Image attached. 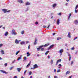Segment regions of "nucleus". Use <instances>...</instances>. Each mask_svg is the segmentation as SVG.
<instances>
[{
  "instance_id": "f257e3e1",
  "label": "nucleus",
  "mask_w": 78,
  "mask_h": 78,
  "mask_svg": "<svg viewBox=\"0 0 78 78\" xmlns=\"http://www.w3.org/2000/svg\"><path fill=\"white\" fill-rule=\"evenodd\" d=\"M39 67V66H37V64H36L34 65V68L33 69H37V68H38Z\"/></svg>"
},
{
  "instance_id": "f03ea898",
  "label": "nucleus",
  "mask_w": 78,
  "mask_h": 78,
  "mask_svg": "<svg viewBox=\"0 0 78 78\" xmlns=\"http://www.w3.org/2000/svg\"><path fill=\"white\" fill-rule=\"evenodd\" d=\"M12 32L14 35H16L17 34V33L16 32V31H15V30H12Z\"/></svg>"
},
{
  "instance_id": "7ed1b4c3",
  "label": "nucleus",
  "mask_w": 78,
  "mask_h": 78,
  "mask_svg": "<svg viewBox=\"0 0 78 78\" xmlns=\"http://www.w3.org/2000/svg\"><path fill=\"white\" fill-rule=\"evenodd\" d=\"M2 11L4 12V13H6V12H7L8 9H2Z\"/></svg>"
},
{
  "instance_id": "20e7f679",
  "label": "nucleus",
  "mask_w": 78,
  "mask_h": 78,
  "mask_svg": "<svg viewBox=\"0 0 78 78\" xmlns=\"http://www.w3.org/2000/svg\"><path fill=\"white\" fill-rule=\"evenodd\" d=\"M61 62V59H60L57 60L56 63V65H58V62Z\"/></svg>"
},
{
  "instance_id": "39448f33",
  "label": "nucleus",
  "mask_w": 78,
  "mask_h": 78,
  "mask_svg": "<svg viewBox=\"0 0 78 78\" xmlns=\"http://www.w3.org/2000/svg\"><path fill=\"white\" fill-rule=\"evenodd\" d=\"M43 47V45H42V46H40V48H37V51H39Z\"/></svg>"
},
{
  "instance_id": "423d86ee",
  "label": "nucleus",
  "mask_w": 78,
  "mask_h": 78,
  "mask_svg": "<svg viewBox=\"0 0 78 78\" xmlns=\"http://www.w3.org/2000/svg\"><path fill=\"white\" fill-rule=\"evenodd\" d=\"M63 52V49H62L60 50L59 53H61L60 55H62V53Z\"/></svg>"
},
{
  "instance_id": "0eeeda50",
  "label": "nucleus",
  "mask_w": 78,
  "mask_h": 78,
  "mask_svg": "<svg viewBox=\"0 0 78 78\" xmlns=\"http://www.w3.org/2000/svg\"><path fill=\"white\" fill-rule=\"evenodd\" d=\"M71 34V33H70V32L68 33V35L67 36L69 38H70V37H71V36H70Z\"/></svg>"
},
{
  "instance_id": "6e6552de",
  "label": "nucleus",
  "mask_w": 78,
  "mask_h": 78,
  "mask_svg": "<svg viewBox=\"0 0 78 78\" xmlns=\"http://www.w3.org/2000/svg\"><path fill=\"white\" fill-rule=\"evenodd\" d=\"M0 72H2V73H5V74H8V73L6 72V71L2 70H1Z\"/></svg>"
},
{
  "instance_id": "1a4fd4ad",
  "label": "nucleus",
  "mask_w": 78,
  "mask_h": 78,
  "mask_svg": "<svg viewBox=\"0 0 78 78\" xmlns=\"http://www.w3.org/2000/svg\"><path fill=\"white\" fill-rule=\"evenodd\" d=\"M15 43H16V44H18L19 43V41L17 39H16L15 40Z\"/></svg>"
},
{
  "instance_id": "9d476101",
  "label": "nucleus",
  "mask_w": 78,
  "mask_h": 78,
  "mask_svg": "<svg viewBox=\"0 0 78 78\" xmlns=\"http://www.w3.org/2000/svg\"><path fill=\"white\" fill-rule=\"evenodd\" d=\"M67 53L68 56H69V61H70V59H71V55H70V54H69V52H67Z\"/></svg>"
},
{
  "instance_id": "9b49d317",
  "label": "nucleus",
  "mask_w": 78,
  "mask_h": 78,
  "mask_svg": "<svg viewBox=\"0 0 78 78\" xmlns=\"http://www.w3.org/2000/svg\"><path fill=\"white\" fill-rule=\"evenodd\" d=\"M21 69H22V68H18L17 69L18 72H20V70H21Z\"/></svg>"
},
{
  "instance_id": "f8f14e48",
  "label": "nucleus",
  "mask_w": 78,
  "mask_h": 78,
  "mask_svg": "<svg viewBox=\"0 0 78 78\" xmlns=\"http://www.w3.org/2000/svg\"><path fill=\"white\" fill-rule=\"evenodd\" d=\"M74 23H75V24L76 25H77V24H78V20H75L74 21Z\"/></svg>"
},
{
  "instance_id": "ddd939ff",
  "label": "nucleus",
  "mask_w": 78,
  "mask_h": 78,
  "mask_svg": "<svg viewBox=\"0 0 78 78\" xmlns=\"http://www.w3.org/2000/svg\"><path fill=\"white\" fill-rule=\"evenodd\" d=\"M53 46H54V45L53 44L51 45V46H50L49 47V48H48V49H50L51 48H52L53 47Z\"/></svg>"
},
{
  "instance_id": "4468645a",
  "label": "nucleus",
  "mask_w": 78,
  "mask_h": 78,
  "mask_svg": "<svg viewBox=\"0 0 78 78\" xmlns=\"http://www.w3.org/2000/svg\"><path fill=\"white\" fill-rule=\"evenodd\" d=\"M59 21H60V20H59V19H58L57 21V25L59 24Z\"/></svg>"
},
{
  "instance_id": "2eb2a0df",
  "label": "nucleus",
  "mask_w": 78,
  "mask_h": 78,
  "mask_svg": "<svg viewBox=\"0 0 78 78\" xmlns=\"http://www.w3.org/2000/svg\"><path fill=\"white\" fill-rule=\"evenodd\" d=\"M26 5L27 6V5H30V3L29 2H27L26 4Z\"/></svg>"
},
{
  "instance_id": "dca6fc26",
  "label": "nucleus",
  "mask_w": 78,
  "mask_h": 78,
  "mask_svg": "<svg viewBox=\"0 0 78 78\" xmlns=\"http://www.w3.org/2000/svg\"><path fill=\"white\" fill-rule=\"evenodd\" d=\"M30 64H31V62H30L28 64V65L26 66L27 68H28V67L30 66Z\"/></svg>"
},
{
  "instance_id": "f3484780",
  "label": "nucleus",
  "mask_w": 78,
  "mask_h": 78,
  "mask_svg": "<svg viewBox=\"0 0 78 78\" xmlns=\"http://www.w3.org/2000/svg\"><path fill=\"white\" fill-rule=\"evenodd\" d=\"M27 57L30 56L31 55V54H30L28 52H27Z\"/></svg>"
},
{
  "instance_id": "a211bd4d",
  "label": "nucleus",
  "mask_w": 78,
  "mask_h": 78,
  "mask_svg": "<svg viewBox=\"0 0 78 78\" xmlns=\"http://www.w3.org/2000/svg\"><path fill=\"white\" fill-rule=\"evenodd\" d=\"M1 53L2 54V55H4V54H5V53L4 52V51L3 50H2L1 51Z\"/></svg>"
},
{
  "instance_id": "6ab92c4d",
  "label": "nucleus",
  "mask_w": 78,
  "mask_h": 78,
  "mask_svg": "<svg viewBox=\"0 0 78 78\" xmlns=\"http://www.w3.org/2000/svg\"><path fill=\"white\" fill-rule=\"evenodd\" d=\"M19 3H23V1H22V0H20L18 1Z\"/></svg>"
},
{
  "instance_id": "aec40b11",
  "label": "nucleus",
  "mask_w": 78,
  "mask_h": 78,
  "mask_svg": "<svg viewBox=\"0 0 78 78\" xmlns=\"http://www.w3.org/2000/svg\"><path fill=\"white\" fill-rule=\"evenodd\" d=\"M70 73V71H68L66 73V75H67V74H69Z\"/></svg>"
},
{
  "instance_id": "412c9836",
  "label": "nucleus",
  "mask_w": 78,
  "mask_h": 78,
  "mask_svg": "<svg viewBox=\"0 0 78 78\" xmlns=\"http://www.w3.org/2000/svg\"><path fill=\"white\" fill-rule=\"evenodd\" d=\"M8 32H6L5 34V36H8Z\"/></svg>"
},
{
  "instance_id": "4be33fe9",
  "label": "nucleus",
  "mask_w": 78,
  "mask_h": 78,
  "mask_svg": "<svg viewBox=\"0 0 78 78\" xmlns=\"http://www.w3.org/2000/svg\"><path fill=\"white\" fill-rule=\"evenodd\" d=\"M22 55H20V57H19L17 59L18 60H20V59L22 58Z\"/></svg>"
},
{
  "instance_id": "5701e85b",
  "label": "nucleus",
  "mask_w": 78,
  "mask_h": 78,
  "mask_svg": "<svg viewBox=\"0 0 78 78\" xmlns=\"http://www.w3.org/2000/svg\"><path fill=\"white\" fill-rule=\"evenodd\" d=\"M20 44H21V45H23L24 44H25V42L22 41L21 42Z\"/></svg>"
},
{
  "instance_id": "b1692460",
  "label": "nucleus",
  "mask_w": 78,
  "mask_h": 78,
  "mask_svg": "<svg viewBox=\"0 0 78 78\" xmlns=\"http://www.w3.org/2000/svg\"><path fill=\"white\" fill-rule=\"evenodd\" d=\"M58 66H59L58 67V69L61 68V67H62V65H61V64H59Z\"/></svg>"
},
{
  "instance_id": "393cba45",
  "label": "nucleus",
  "mask_w": 78,
  "mask_h": 78,
  "mask_svg": "<svg viewBox=\"0 0 78 78\" xmlns=\"http://www.w3.org/2000/svg\"><path fill=\"white\" fill-rule=\"evenodd\" d=\"M20 52V51H19L16 52V55H17L19 54V53Z\"/></svg>"
},
{
  "instance_id": "a878e982",
  "label": "nucleus",
  "mask_w": 78,
  "mask_h": 78,
  "mask_svg": "<svg viewBox=\"0 0 78 78\" xmlns=\"http://www.w3.org/2000/svg\"><path fill=\"white\" fill-rule=\"evenodd\" d=\"M71 15H72V14L70 13L68 19H70V18L71 17Z\"/></svg>"
},
{
  "instance_id": "bb28decb",
  "label": "nucleus",
  "mask_w": 78,
  "mask_h": 78,
  "mask_svg": "<svg viewBox=\"0 0 78 78\" xmlns=\"http://www.w3.org/2000/svg\"><path fill=\"white\" fill-rule=\"evenodd\" d=\"M49 51H46V52L45 53V55H47V54H48V53H49Z\"/></svg>"
},
{
  "instance_id": "cd10ccee",
  "label": "nucleus",
  "mask_w": 78,
  "mask_h": 78,
  "mask_svg": "<svg viewBox=\"0 0 78 78\" xmlns=\"http://www.w3.org/2000/svg\"><path fill=\"white\" fill-rule=\"evenodd\" d=\"M36 41H37V39L35 40V41L34 43V45H36V43H36Z\"/></svg>"
},
{
  "instance_id": "c85d7f7f",
  "label": "nucleus",
  "mask_w": 78,
  "mask_h": 78,
  "mask_svg": "<svg viewBox=\"0 0 78 78\" xmlns=\"http://www.w3.org/2000/svg\"><path fill=\"white\" fill-rule=\"evenodd\" d=\"M56 6V4H54L52 6L53 7H55Z\"/></svg>"
},
{
  "instance_id": "c756f323",
  "label": "nucleus",
  "mask_w": 78,
  "mask_h": 78,
  "mask_svg": "<svg viewBox=\"0 0 78 78\" xmlns=\"http://www.w3.org/2000/svg\"><path fill=\"white\" fill-rule=\"evenodd\" d=\"M31 73H32V72H31V71H30L29 72V75H31Z\"/></svg>"
},
{
  "instance_id": "7c9ffc66",
  "label": "nucleus",
  "mask_w": 78,
  "mask_h": 78,
  "mask_svg": "<svg viewBox=\"0 0 78 78\" xmlns=\"http://www.w3.org/2000/svg\"><path fill=\"white\" fill-rule=\"evenodd\" d=\"M24 61H26L27 60V57L25 56L24 57Z\"/></svg>"
},
{
  "instance_id": "2f4dec72",
  "label": "nucleus",
  "mask_w": 78,
  "mask_h": 78,
  "mask_svg": "<svg viewBox=\"0 0 78 78\" xmlns=\"http://www.w3.org/2000/svg\"><path fill=\"white\" fill-rule=\"evenodd\" d=\"M50 63H51V65L53 64V60H51Z\"/></svg>"
},
{
  "instance_id": "473e14b6",
  "label": "nucleus",
  "mask_w": 78,
  "mask_h": 78,
  "mask_svg": "<svg viewBox=\"0 0 78 78\" xmlns=\"http://www.w3.org/2000/svg\"><path fill=\"white\" fill-rule=\"evenodd\" d=\"M21 34H24V30L22 31L21 32Z\"/></svg>"
},
{
  "instance_id": "72a5a7b5",
  "label": "nucleus",
  "mask_w": 78,
  "mask_h": 78,
  "mask_svg": "<svg viewBox=\"0 0 78 78\" xmlns=\"http://www.w3.org/2000/svg\"><path fill=\"white\" fill-rule=\"evenodd\" d=\"M3 44H0V48L1 47H2V46H3Z\"/></svg>"
},
{
  "instance_id": "f704fd0d",
  "label": "nucleus",
  "mask_w": 78,
  "mask_h": 78,
  "mask_svg": "<svg viewBox=\"0 0 78 78\" xmlns=\"http://www.w3.org/2000/svg\"><path fill=\"white\" fill-rule=\"evenodd\" d=\"M61 72V70L60 69H58L57 71V72L58 73V72Z\"/></svg>"
},
{
  "instance_id": "c9c22d12",
  "label": "nucleus",
  "mask_w": 78,
  "mask_h": 78,
  "mask_svg": "<svg viewBox=\"0 0 78 78\" xmlns=\"http://www.w3.org/2000/svg\"><path fill=\"white\" fill-rule=\"evenodd\" d=\"M62 39V38L61 37H58V38H57V39L58 41H59V39Z\"/></svg>"
},
{
  "instance_id": "e433bc0d",
  "label": "nucleus",
  "mask_w": 78,
  "mask_h": 78,
  "mask_svg": "<svg viewBox=\"0 0 78 78\" xmlns=\"http://www.w3.org/2000/svg\"><path fill=\"white\" fill-rule=\"evenodd\" d=\"M41 51H44V48H41Z\"/></svg>"
},
{
  "instance_id": "4c0bfd02",
  "label": "nucleus",
  "mask_w": 78,
  "mask_h": 78,
  "mask_svg": "<svg viewBox=\"0 0 78 78\" xmlns=\"http://www.w3.org/2000/svg\"><path fill=\"white\" fill-rule=\"evenodd\" d=\"M30 44H29L28 46V50H29V49H30Z\"/></svg>"
},
{
  "instance_id": "58836bf2",
  "label": "nucleus",
  "mask_w": 78,
  "mask_h": 78,
  "mask_svg": "<svg viewBox=\"0 0 78 78\" xmlns=\"http://www.w3.org/2000/svg\"><path fill=\"white\" fill-rule=\"evenodd\" d=\"M74 49H75V48L74 47H73L71 48V50H73Z\"/></svg>"
},
{
  "instance_id": "ea45409f",
  "label": "nucleus",
  "mask_w": 78,
  "mask_h": 78,
  "mask_svg": "<svg viewBox=\"0 0 78 78\" xmlns=\"http://www.w3.org/2000/svg\"><path fill=\"white\" fill-rule=\"evenodd\" d=\"M73 64V61H72L71 63V65H72Z\"/></svg>"
},
{
  "instance_id": "a19ab883",
  "label": "nucleus",
  "mask_w": 78,
  "mask_h": 78,
  "mask_svg": "<svg viewBox=\"0 0 78 78\" xmlns=\"http://www.w3.org/2000/svg\"><path fill=\"white\" fill-rule=\"evenodd\" d=\"M78 8V5H76V7H75V9H77V8Z\"/></svg>"
},
{
  "instance_id": "79ce46f5",
  "label": "nucleus",
  "mask_w": 78,
  "mask_h": 78,
  "mask_svg": "<svg viewBox=\"0 0 78 78\" xmlns=\"http://www.w3.org/2000/svg\"><path fill=\"white\" fill-rule=\"evenodd\" d=\"M77 38H78V37H76L75 38H74V40H76V39H77Z\"/></svg>"
},
{
  "instance_id": "37998d69",
  "label": "nucleus",
  "mask_w": 78,
  "mask_h": 78,
  "mask_svg": "<svg viewBox=\"0 0 78 78\" xmlns=\"http://www.w3.org/2000/svg\"><path fill=\"white\" fill-rule=\"evenodd\" d=\"M7 65H8V64L6 63H5L4 65V66H5V67H6L7 66Z\"/></svg>"
},
{
  "instance_id": "c03bdc74",
  "label": "nucleus",
  "mask_w": 78,
  "mask_h": 78,
  "mask_svg": "<svg viewBox=\"0 0 78 78\" xmlns=\"http://www.w3.org/2000/svg\"><path fill=\"white\" fill-rule=\"evenodd\" d=\"M58 15H59V16H61V13H59L58 14Z\"/></svg>"
},
{
  "instance_id": "a18cd8bd",
  "label": "nucleus",
  "mask_w": 78,
  "mask_h": 78,
  "mask_svg": "<svg viewBox=\"0 0 78 78\" xmlns=\"http://www.w3.org/2000/svg\"><path fill=\"white\" fill-rule=\"evenodd\" d=\"M75 12H78V10H77L75 9Z\"/></svg>"
},
{
  "instance_id": "49530a36",
  "label": "nucleus",
  "mask_w": 78,
  "mask_h": 78,
  "mask_svg": "<svg viewBox=\"0 0 78 78\" xmlns=\"http://www.w3.org/2000/svg\"><path fill=\"white\" fill-rule=\"evenodd\" d=\"M50 26V24H49L48 25V27H47V28H48H48H49Z\"/></svg>"
},
{
  "instance_id": "de8ad7c7",
  "label": "nucleus",
  "mask_w": 78,
  "mask_h": 78,
  "mask_svg": "<svg viewBox=\"0 0 78 78\" xmlns=\"http://www.w3.org/2000/svg\"><path fill=\"white\" fill-rule=\"evenodd\" d=\"M35 24H36V25H37V24H38V22H36Z\"/></svg>"
},
{
  "instance_id": "09e8293b",
  "label": "nucleus",
  "mask_w": 78,
  "mask_h": 78,
  "mask_svg": "<svg viewBox=\"0 0 78 78\" xmlns=\"http://www.w3.org/2000/svg\"><path fill=\"white\" fill-rule=\"evenodd\" d=\"M12 68H13V67H11L10 68V70H12Z\"/></svg>"
},
{
  "instance_id": "8fccbe9b",
  "label": "nucleus",
  "mask_w": 78,
  "mask_h": 78,
  "mask_svg": "<svg viewBox=\"0 0 78 78\" xmlns=\"http://www.w3.org/2000/svg\"><path fill=\"white\" fill-rule=\"evenodd\" d=\"M47 46H48V44H45L44 45V47H47Z\"/></svg>"
},
{
  "instance_id": "3c124183",
  "label": "nucleus",
  "mask_w": 78,
  "mask_h": 78,
  "mask_svg": "<svg viewBox=\"0 0 78 78\" xmlns=\"http://www.w3.org/2000/svg\"><path fill=\"white\" fill-rule=\"evenodd\" d=\"M54 72H56V69H54Z\"/></svg>"
},
{
  "instance_id": "603ef678",
  "label": "nucleus",
  "mask_w": 78,
  "mask_h": 78,
  "mask_svg": "<svg viewBox=\"0 0 78 78\" xmlns=\"http://www.w3.org/2000/svg\"><path fill=\"white\" fill-rule=\"evenodd\" d=\"M13 78H17V76H15Z\"/></svg>"
},
{
  "instance_id": "864d4df0",
  "label": "nucleus",
  "mask_w": 78,
  "mask_h": 78,
  "mask_svg": "<svg viewBox=\"0 0 78 78\" xmlns=\"http://www.w3.org/2000/svg\"><path fill=\"white\" fill-rule=\"evenodd\" d=\"M10 11H11L10 10H8V11H7V12H10Z\"/></svg>"
},
{
  "instance_id": "5fc2aeb1",
  "label": "nucleus",
  "mask_w": 78,
  "mask_h": 78,
  "mask_svg": "<svg viewBox=\"0 0 78 78\" xmlns=\"http://www.w3.org/2000/svg\"><path fill=\"white\" fill-rule=\"evenodd\" d=\"M48 59H50V56L49 55H48Z\"/></svg>"
},
{
  "instance_id": "6e6d98bb",
  "label": "nucleus",
  "mask_w": 78,
  "mask_h": 78,
  "mask_svg": "<svg viewBox=\"0 0 78 78\" xmlns=\"http://www.w3.org/2000/svg\"><path fill=\"white\" fill-rule=\"evenodd\" d=\"M27 72V71H25L24 72V75H25V74L26 73V72Z\"/></svg>"
},
{
  "instance_id": "4d7b16f0",
  "label": "nucleus",
  "mask_w": 78,
  "mask_h": 78,
  "mask_svg": "<svg viewBox=\"0 0 78 78\" xmlns=\"http://www.w3.org/2000/svg\"><path fill=\"white\" fill-rule=\"evenodd\" d=\"M43 28H46V26H43Z\"/></svg>"
},
{
  "instance_id": "13d9d810",
  "label": "nucleus",
  "mask_w": 78,
  "mask_h": 78,
  "mask_svg": "<svg viewBox=\"0 0 78 78\" xmlns=\"http://www.w3.org/2000/svg\"><path fill=\"white\" fill-rule=\"evenodd\" d=\"M53 36H55V33H53Z\"/></svg>"
},
{
  "instance_id": "bf43d9fd",
  "label": "nucleus",
  "mask_w": 78,
  "mask_h": 78,
  "mask_svg": "<svg viewBox=\"0 0 78 78\" xmlns=\"http://www.w3.org/2000/svg\"><path fill=\"white\" fill-rule=\"evenodd\" d=\"M2 27H3V25H1L0 26V28H2Z\"/></svg>"
},
{
  "instance_id": "052dcab7",
  "label": "nucleus",
  "mask_w": 78,
  "mask_h": 78,
  "mask_svg": "<svg viewBox=\"0 0 78 78\" xmlns=\"http://www.w3.org/2000/svg\"><path fill=\"white\" fill-rule=\"evenodd\" d=\"M54 78H58V77H57V76H54Z\"/></svg>"
},
{
  "instance_id": "680f3d73",
  "label": "nucleus",
  "mask_w": 78,
  "mask_h": 78,
  "mask_svg": "<svg viewBox=\"0 0 78 78\" xmlns=\"http://www.w3.org/2000/svg\"><path fill=\"white\" fill-rule=\"evenodd\" d=\"M26 43H27V44H28V43H29V41H26Z\"/></svg>"
},
{
  "instance_id": "e2e57ef3",
  "label": "nucleus",
  "mask_w": 78,
  "mask_h": 78,
  "mask_svg": "<svg viewBox=\"0 0 78 78\" xmlns=\"http://www.w3.org/2000/svg\"><path fill=\"white\" fill-rule=\"evenodd\" d=\"M65 46H67V44H65Z\"/></svg>"
},
{
  "instance_id": "0e129e2a",
  "label": "nucleus",
  "mask_w": 78,
  "mask_h": 78,
  "mask_svg": "<svg viewBox=\"0 0 78 78\" xmlns=\"http://www.w3.org/2000/svg\"><path fill=\"white\" fill-rule=\"evenodd\" d=\"M1 59H2V58L0 57V60H1Z\"/></svg>"
},
{
  "instance_id": "69168bd1",
  "label": "nucleus",
  "mask_w": 78,
  "mask_h": 78,
  "mask_svg": "<svg viewBox=\"0 0 78 78\" xmlns=\"http://www.w3.org/2000/svg\"><path fill=\"white\" fill-rule=\"evenodd\" d=\"M30 78H33V77L32 76H30Z\"/></svg>"
},
{
  "instance_id": "338daca9",
  "label": "nucleus",
  "mask_w": 78,
  "mask_h": 78,
  "mask_svg": "<svg viewBox=\"0 0 78 78\" xmlns=\"http://www.w3.org/2000/svg\"><path fill=\"white\" fill-rule=\"evenodd\" d=\"M66 1L67 2H69V0H66Z\"/></svg>"
},
{
  "instance_id": "774afa93",
  "label": "nucleus",
  "mask_w": 78,
  "mask_h": 78,
  "mask_svg": "<svg viewBox=\"0 0 78 78\" xmlns=\"http://www.w3.org/2000/svg\"><path fill=\"white\" fill-rule=\"evenodd\" d=\"M21 78H24V77L23 76H22Z\"/></svg>"
}]
</instances>
